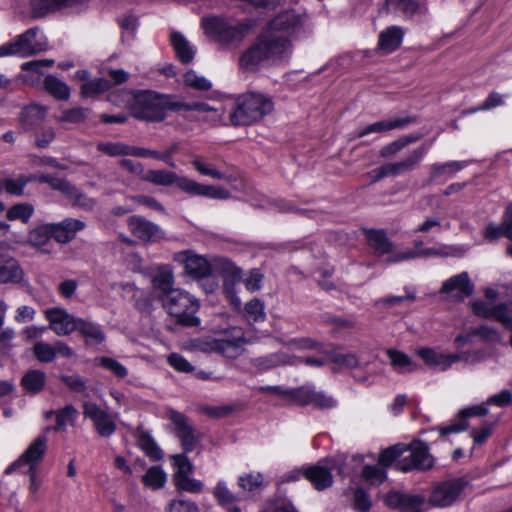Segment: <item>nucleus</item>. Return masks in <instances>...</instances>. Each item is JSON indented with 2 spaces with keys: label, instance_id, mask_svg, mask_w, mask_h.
<instances>
[{
  "label": "nucleus",
  "instance_id": "1",
  "mask_svg": "<svg viewBox=\"0 0 512 512\" xmlns=\"http://www.w3.org/2000/svg\"><path fill=\"white\" fill-rule=\"evenodd\" d=\"M306 34L305 18L285 11L272 19L239 58L241 69L256 72L263 66L287 65L293 53L294 39Z\"/></svg>",
  "mask_w": 512,
  "mask_h": 512
},
{
  "label": "nucleus",
  "instance_id": "2",
  "mask_svg": "<svg viewBox=\"0 0 512 512\" xmlns=\"http://www.w3.org/2000/svg\"><path fill=\"white\" fill-rule=\"evenodd\" d=\"M144 181L157 186L169 187L176 185L181 191L192 195L202 196L211 199H228V190L214 185L201 184L186 176H179L177 173L165 169H150L144 175Z\"/></svg>",
  "mask_w": 512,
  "mask_h": 512
},
{
  "label": "nucleus",
  "instance_id": "3",
  "mask_svg": "<svg viewBox=\"0 0 512 512\" xmlns=\"http://www.w3.org/2000/svg\"><path fill=\"white\" fill-rule=\"evenodd\" d=\"M201 27L212 41L222 48H228L238 46L249 35L253 23L248 19L237 21L221 16H208L202 18Z\"/></svg>",
  "mask_w": 512,
  "mask_h": 512
},
{
  "label": "nucleus",
  "instance_id": "4",
  "mask_svg": "<svg viewBox=\"0 0 512 512\" xmlns=\"http://www.w3.org/2000/svg\"><path fill=\"white\" fill-rule=\"evenodd\" d=\"M168 110L178 111V98L153 91L138 93L131 105L132 116L147 122H162Z\"/></svg>",
  "mask_w": 512,
  "mask_h": 512
},
{
  "label": "nucleus",
  "instance_id": "5",
  "mask_svg": "<svg viewBox=\"0 0 512 512\" xmlns=\"http://www.w3.org/2000/svg\"><path fill=\"white\" fill-rule=\"evenodd\" d=\"M273 109L274 103L270 96L260 92H247L238 96L229 117L232 125L247 126L262 120Z\"/></svg>",
  "mask_w": 512,
  "mask_h": 512
},
{
  "label": "nucleus",
  "instance_id": "6",
  "mask_svg": "<svg viewBox=\"0 0 512 512\" xmlns=\"http://www.w3.org/2000/svg\"><path fill=\"white\" fill-rule=\"evenodd\" d=\"M164 309L176 319L178 324L187 327H197L201 321L196 316L200 304L197 298L183 289L170 291L162 298Z\"/></svg>",
  "mask_w": 512,
  "mask_h": 512
},
{
  "label": "nucleus",
  "instance_id": "7",
  "mask_svg": "<svg viewBox=\"0 0 512 512\" xmlns=\"http://www.w3.org/2000/svg\"><path fill=\"white\" fill-rule=\"evenodd\" d=\"M48 49L47 38L38 27H33L15 37L10 43L2 45L3 55L28 57Z\"/></svg>",
  "mask_w": 512,
  "mask_h": 512
},
{
  "label": "nucleus",
  "instance_id": "8",
  "mask_svg": "<svg viewBox=\"0 0 512 512\" xmlns=\"http://www.w3.org/2000/svg\"><path fill=\"white\" fill-rule=\"evenodd\" d=\"M246 339L242 328L232 327L221 338H212L205 342V350L219 353L228 358H236L241 353Z\"/></svg>",
  "mask_w": 512,
  "mask_h": 512
},
{
  "label": "nucleus",
  "instance_id": "9",
  "mask_svg": "<svg viewBox=\"0 0 512 512\" xmlns=\"http://www.w3.org/2000/svg\"><path fill=\"white\" fill-rule=\"evenodd\" d=\"M47 441L48 440L45 435L36 437L20 457L7 467L5 472L7 474H11L16 470L37 469L45 456Z\"/></svg>",
  "mask_w": 512,
  "mask_h": 512
},
{
  "label": "nucleus",
  "instance_id": "10",
  "mask_svg": "<svg viewBox=\"0 0 512 512\" xmlns=\"http://www.w3.org/2000/svg\"><path fill=\"white\" fill-rule=\"evenodd\" d=\"M406 451L410 452L408 457H404L397 463V468L403 472L414 469L427 470L434 464V458L429 453L428 445L423 441H413L406 446Z\"/></svg>",
  "mask_w": 512,
  "mask_h": 512
},
{
  "label": "nucleus",
  "instance_id": "11",
  "mask_svg": "<svg viewBox=\"0 0 512 512\" xmlns=\"http://www.w3.org/2000/svg\"><path fill=\"white\" fill-rule=\"evenodd\" d=\"M174 260L182 264L185 273L194 280H201L212 274V264L210 260L191 250L176 253Z\"/></svg>",
  "mask_w": 512,
  "mask_h": 512
},
{
  "label": "nucleus",
  "instance_id": "12",
  "mask_svg": "<svg viewBox=\"0 0 512 512\" xmlns=\"http://www.w3.org/2000/svg\"><path fill=\"white\" fill-rule=\"evenodd\" d=\"M467 482L462 478H454L439 483L432 491L430 502L437 507L452 505L464 490Z\"/></svg>",
  "mask_w": 512,
  "mask_h": 512
},
{
  "label": "nucleus",
  "instance_id": "13",
  "mask_svg": "<svg viewBox=\"0 0 512 512\" xmlns=\"http://www.w3.org/2000/svg\"><path fill=\"white\" fill-rule=\"evenodd\" d=\"M294 400L301 406L312 405L316 409H333L337 406V400L328 393L316 390L313 386H303L293 391Z\"/></svg>",
  "mask_w": 512,
  "mask_h": 512
},
{
  "label": "nucleus",
  "instance_id": "14",
  "mask_svg": "<svg viewBox=\"0 0 512 512\" xmlns=\"http://www.w3.org/2000/svg\"><path fill=\"white\" fill-rule=\"evenodd\" d=\"M83 415L89 418L101 437H110L116 431L115 417L93 402L83 404Z\"/></svg>",
  "mask_w": 512,
  "mask_h": 512
},
{
  "label": "nucleus",
  "instance_id": "15",
  "mask_svg": "<svg viewBox=\"0 0 512 512\" xmlns=\"http://www.w3.org/2000/svg\"><path fill=\"white\" fill-rule=\"evenodd\" d=\"M166 417L175 427L177 437L180 439L181 446L185 452H191L195 449L198 437L196 430L190 424L188 418L181 412L172 408L166 411Z\"/></svg>",
  "mask_w": 512,
  "mask_h": 512
},
{
  "label": "nucleus",
  "instance_id": "16",
  "mask_svg": "<svg viewBox=\"0 0 512 512\" xmlns=\"http://www.w3.org/2000/svg\"><path fill=\"white\" fill-rule=\"evenodd\" d=\"M127 225L132 235L143 242L155 243L165 238V233L159 225L142 216L129 217Z\"/></svg>",
  "mask_w": 512,
  "mask_h": 512
},
{
  "label": "nucleus",
  "instance_id": "17",
  "mask_svg": "<svg viewBox=\"0 0 512 512\" xmlns=\"http://www.w3.org/2000/svg\"><path fill=\"white\" fill-rule=\"evenodd\" d=\"M332 462L324 459L315 465L302 467L303 476L318 490L323 491L333 484Z\"/></svg>",
  "mask_w": 512,
  "mask_h": 512
},
{
  "label": "nucleus",
  "instance_id": "18",
  "mask_svg": "<svg viewBox=\"0 0 512 512\" xmlns=\"http://www.w3.org/2000/svg\"><path fill=\"white\" fill-rule=\"evenodd\" d=\"M45 317L50 323V328L58 336H66L76 331L81 319L59 307L47 309Z\"/></svg>",
  "mask_w": 512,
  "mask_h": 512
},
{
  "label": "nucleus",
  "instance_id": "19",
  "mask_svg": "<svg viewBox=\"0 0 512 512\" xmlns=\"http://www.w3.org/2000/svg\"><path fill=\"white\" fill-rule=\"evenodd\" d=\"M474 285L467 272H461L445 280L440 288L441 294H447L455 301H463L473 294Z\"/></svg>",
  "mask_w": 512,
  "mask_h": 512
},
{
  "label": "nucleus",
  "instance_id": "20",
  "mask_svg": "<svg viewBox=\"0 0 512 512\" xmlns=\"http://www.w3.org/2000/svg\"><path fill=\"white\" fill-rule=\"evenodd\" d=\"M430 145L423 144L409 153V155L397 162H389L382 165L384 174L389 176H399L401 174L410 172L416 168L420 161L424 158L428 152Z\"/></svg>",
  "mask_w": 512,
  "mask_h": 512
},
{
  "label": "nucleus",
  "instance_id": "21",
  "mask_svg": "<svg viewBox=\"0 0 512 512\" xmlns=\"http://www.w3.org/2000/svg\"><path fill=\"white\" fill-rule=\"evenodd\" d=\"M32 351L35 358L41 363H50L57 356L71 358L74 355L72 348L63 341H56L53 344L38 341L34 344Z\"/></svg>",
  "mask_w": 512,
  "mask_h": 512
},
{
  "label": "nucleus",
  "instance_id": "22",
  "mask_svg": "<svg viewBox=\"0 0 512 512\" xmlns=\"http://www.w3.org/2000/svg\"><path fill=\"white\" fill-rule=\"evenodd\" d=\"M54 232V240L59 244H67L75 239L77 233L86 227V223L75 218H65L57 223H50Z\"/></svg>",
  "mask_w": 512,
  "mask_h": 512
},
{
  "label": "nucleus",
  "instance_id": "23",
  "mask_svg": "<svg viewBox=\"0 0 512 512\" xmlns=\"http://www.w3.org/2000/svg\"><path fill=\"white\" fill-rule=\"evenodd\" d=\"M487 414L488 406L486 402L480 405L468 407L459 413L458 418L453 423L447 426L440 427V435L447 436L451 433H458L464 431L468 427V424L466 422L467 418L471 416H485Z\"/></svg>",
  "mask_w": 512,
  "mask_h": 512
},
{
  "label": "nucleus",
  "instance_id": "24",
  "mask_svg": "<svg viewBox=\"0 0 512 512\" xmlns=\"http://www.w3.org/2000/svg\"><path fill=\"white\" fill-rule=\"evenodd\" d=\"M413 122H415V118L409 116L384 119L357 130L356 136L362 138L371 133H384L395 129H402Z\"/></svg>",
  "mask_w": 512,
  "mask_h": 512
},
{
  "label": "nucleus",
  "instance_id": "25",
  "mask_svg": "<svg viewBox=\"0 0 512 512\" xmlns=\"http://www.w3.org/2000/svg\"><path fill=\"white\" fill-rule=\"evenodd\" d=\"M417 353L426 365L440 371H446L454 363L459 362L458 353L444 354L432 348H421Z\"/></svg>",
  "mask_w": 512,
  "mask_h": 512
},
{
  "label": "nucleus",
  "instance_id": "26",
  "mask_svg": "<svg viewBox=\"0 0 512 512\" xmlns=\"http://www.w3.org/2000/svg\"><path fill=\"white\" fill-rule=\"evenodd\" d=\"M86 0H30V12L34 18H42L47 14L66 7L85 3Z\"/></svg>",
  "mask_w": 512,
  "mask_h": 512
},
{
  "label": "nucleus",
  "instance_id": "27",
  "mask_svg": "<svg viewBox=\"0 0 512 512\" xmlns=\"http://www.w3.org/2000/svg\"><path fill=\"white\" fill-rule=\"evenodd\" d=\"M297 356L289 355L286 352L278 351L269 355L253 359L252 364L259 370H269L281 365H295Z\"/></svg>",
  "mask_w": 512,
  "mask_h": 512
},
{
  "label": "nucleus",
  "instance_id": "28",
  "mask_svg": "<svg viewBox=\"0 0 512 512\" xmlns=\"http://www.w3.org/2000/svg\"><path fill=\"white\" fill-rule=\"evenodd\" d=\"M366 238L369 246L373 249L374 253L378 256L385 254H396L393 250V243L388 239L386 233L383 230H367ZM388 262V260H386Z\"/></svg>",
  "mask_w": 512,
  "mask_h": 512
},
{
  "label": "nucleus",
  "instance_id": "29",
  "mask_svg": "<svg viewBox=\"0 0 512 512\" xmlns=\"http://www.w3.org/2000/svg\"><path fill=\"white\" fill-rule=\"evenodd\" d=\"M173 284L174 276L168 267L159 268L152 278L153 288L157 292V296L161 301L163 297L170 293V291L178 289L174 288Z\"/></svg>",
  "mask_w": 512,
  "mask_h": 512
},
{
  "label": "nucleus",
  "instance_id": "30",
  "mask_svg": "<svg viewBox=\"0 0 512 512\" xmlns=\"http://www.w3.org/2000/svg\"><path fill=\"white\" fill-rule=\"evenodd\" d=\"M54 232L51 224H43L33 229L28 236L29 243L43 252H50L51 239Z\"/></svg>",
  "mask_w": 512,
  "mask_h": 512
},
{
  "label": "nucleus",
  "instance_id": "31",
  "mask_svg": "<svg viewBox=\"0 0 512 512\" xmlns=\"http://www.w3.org/2000/svg\"><path fill=\"white\" fill-rule=\"evenodd\" d=\"M191 164L194 169L203 176L217 180H231V177L227 176L225 173L219 170L215 164L208 162L207 159L201 155H193Z\"/></svg>",
  "mask_w": 512,
  "mask_h": 512
},
{
  "label": "nucleus",
  "instance_id": "32",
  "mask_svg": "<svg viewBox=\"0 0 512 512\" xmlns=\"http://www.w3.org/2000/svg\"><path fill=\"white\" fill-rule=\"evenodd\" d=\"M170 40L178 59L183 63H190L196 52L190 42L180 32H173Z\"/></svg>",
  "mask_w": 512,
  "mask_h": 512
},
{
  "label": "nucleus",
  "instance_id": "33",
  "mask_svg": "<svg viewBox=\"0 0 512 512\" xmlns=\"http://www.w3.org/2000/svg\"><path fill=\"white\" fill-rule=\"evenodd\" d=\"M404 31L398 26H392L380 33L379 47L385 52L396 50L402 43Z\"/></svg>",
  "mask_w": 512,
  "mask_h": 512
},
{
  "label": "nucleus",
  "instance_id": "34",
  "mask_svg": "<svg viewBox=\"0 0 512 512\" xmlns=\"http://www.w3.org/2000/svg\"><path fill=\"white\" fill-rule=\"evenodd\" d=\"M387 4L403 13L407 18L427 13V6L421 3L420 0H387Z\"/></svg>",
  "mask_w": 512,
  "mask_h": 512
},
{
  "label": "nucleus",
  "instance_id": "35",
  "mask_svg": "<svg viewBox=\"0 0 512 512\" xmlns=\"http://www.w3.org/2000/svg\"><path fill=\"white\" fill-rule=\"evenodd\" d=\"M76 331L85 338L86 344H101L105 340V334L98 324L82 318Z\"/></svg>",
  "mask_w": 512,
  "mask_h": 512
},
{
  "label": "nucleus",
  "instance_id": "36",
  "mask_svg": "<svg viewBox=\"0 0 512 512\" xmlns=\"http://www.w3.org/2000/svg\"><path fill=\"white\" fill-rule=\"evenodd\" d=\"M213 497L222 508L236 505L240 497L234 494L228 487L226 481L219 480L212 491Z\"/></svg>",
  "mask_w": 512,
  "mask_h": 512
},
{
  "label": "nucleus",
  "instance_id": "37",
  "mask_svg": "<svg viewBox=\"0 0 512 512\" xmlns=\"http://www.w3.org/2000/svg\"><path fill=\"white\" fill-rule=\"evenodd\" d=\"M46 383V374L41 370H29L21 380L24 390L30 394L39 393Z\"/></svg>",
  "mask_w": 512,
  "mask_h": 512
},
{
  "label": "nucleus",
  "instance_id": "38",
  "mask_svg": "<svg viewBox=\"0 0 512 512\" xmlns=\"http://www.w3.org/2000/svg\"><path fill=\"white\" fill-rule=\"evenodd\" d=\"M281 343L288 349L296 351L315 350L318 353L322 354L324 349V345L321 342H318L310 337L291 338L285 341L281 340Z\"/></svg>",
  "mask_w": 512,
  "mask_h": 512
},
{
  "label": "nucleus",
  "instance_id": "39",
  "mask_svg": "<svg viewBox=\"0 0 512 512\" xmlns=\"http://www.w3.org/2000/svg\"><path fill=\"white\" fill-rule=\"evenodd\" d=\"M24 278L23 270L14 258H2V283H20Z\"/></svg>",
  "mask_w": 512,
  "mask_h": 512
},
{
  "label": "nucleus",
  "instance_id": "40",
  "mask_svg": "<svg viewBox=\"0 0 512 512\" xmlns=\"http://www.w3.org/2000/svg\"><path fill=\"white\" fill-rule=\"evenodd\" d=\"M142 482L151 490H159L165 486L167 474L160 466H152L142 476Z\"/></svg>",
  "mask_w": 512,
  "mask_h": 512
},
{
  "label": "nucleus",
  "instance_id": "41",
  "mask_svg": "<svg viewBox=\"0 0 512 512\" xmlns=\"http://www.w3.org/2000/svg\"><path fill=\"white\" fill-rule=\"evenodd\" d=\"M44 87L57 100H67L70 97V89L67 84L53 75L45 77Z\"/></svg>",
  "mask_w": 512,
  "mask_h": 512
},
{
  "label": "nucleus",
  "instance_id": "42",
  "mask_svg": "<svg viewBox=\"0 0 512 512\" xmlns=\"http://www.w3.org/2000/svg\"><path fill=\"white\" fill-rule=\"evenodd\" d=\"M323 355L327 357V360L346 368H354L358 365V359L355 354L347 353L343 354L338 351V348L332 347L331 349H327L324 346Z\"/></svg>",
  "mask_w": 512,
  "mask_h": 512
},
{
  "label": "nucleus",
  "instance_id": "43",
  "mask_svg": "<svg viewBox=\"0 0 512 512\" xmlns=\"http://www.w3.org/2000/svg\"><path fill=\"white\" fill-rule=\"evenodd\" d=\"M63 194L67 197L73 206L85 211H91L96 204L94 199L89 198L86 194L73 186L71 183H69L68 191L63 192Z\"/></svg>",
  "mask_w": 512,
  "mask_h": 512
},
{
  "label": "nucleus",
  "instance_id": "44",
  "mask_svg": "<svg viewBox=\"0 0 512 512\" xmlns=\"http://www.w3.org/2000/svg\"><path fill=\"white\" fill-rule=\"evenodd\" d=\"M138 445L152 461H159L163 458V451L150 434L141 432L138 436Z\"/></svg>",
  "mask_w": 512,
  "mask_h": 512
},
{
  "label": "nucleus",
  "instance_id": "45",
  "mask_svg": "<svg viewBox=\"0 0 512 512\" xmlns=\"http://www.w3.org/2000/svg\"><path fill=\"white\" fill-rule=\"evenodd\" d=\"M46 115V108L37 104H32L21 112V121L26 129H30L41 122Z\"/></svg>",
  "mask_w": 512,
  "mask_h": 512
},
{
  "label": "nucleus",
  "instance_id": "46",
  "mask_svg": "<svg viewBox=\"0 0 512 512\" xmlns=\"http://www.w3.org/2000/svg\"><path fill=\"white\" fill-rule=\"evenodd\" d=\"M111 85V81L108 79L96 78L85 82L81 86V95L86 98H93L108 91Z\"/></svg>",
  "mask_w": 512,
  "mask_h": 512
},
{
  "label": "nucleus",
  "instance_id": "47",
  "mask_svg": "<svg viewBox=\"0 0 512 512\" xmlns=\"http://www.w3.org/2000/svg\"><path fill=\"white\" fill-rule=\"evenodd\" d=\"M465 167V163L461 161H449L446 163H435L432 164L430 169V178L432 180L439 179L443 176H451Z\"/></svg>",
  "mask_w": 512,
  "mask_h": 512
},
{
  "label": "nucleus",
  "instance_id": "48",
  "mask_svg": "<svg viewBox=\"0 0 512 512\" xmlns=\"http://www.w3.org/2000/svg\"><path fill=\"white\" fill-rule=\"evenodd\" d=\"M172 464L175 467L173 482L184 477L191 476L194 466L185 454H176L171 457Z\"/></svg>",
  "mask_w": 512,
  "mask_h": 512
},
{
  "label": "nucleus",
  "instance_id": "49",
  "mask_svg": "<svg viewBox=\"0 0 512 512\" xmlns=\"http://www.w3.org/2000/svg\"><path fill=\"white\" fill-rule=\"evenodd\" d=\"M34 213V207L30 203H19L10 207L7 211L6 217L10 221L19 220L22 223H27Z\"/></svg>",
  "mask_w": 512,
  "mask_h": 512
},
{
  "label": "nucleus",
  "instance_id": "50",
  "mask_svg": "<svg viewBox=\"0 0 512 512\" xmlns=\"http://www.w3.org/2000/svg\"><path fill=\"white\" fill-rule=\"evenodd\" d=\"M387 355L393 367L400 373L416 369V365L411 361L408 355L400 351L388 350Z\"/></svg>",
  "mask_w": 512,
  "mask_h": 512
},
{
  "label": "nucleus",
  "instance_id": "51",
  "mask_svg": "<svg viewBox=\"0 0 512 512\" xmlns=\"http://www.w3.org/2000/svg\"><path fill=\"white\" fill-rule=\"evenodd\" d=\"M244 314L249 323L263 322L266 318L264 303L259 299H252L246 303Z\"/></svg>",
  "mask_w": 512,
  "mask_h": 512
},
{
  "label": "nucleus",
  "instance_id": "52",
  "mask_svg": "<svg viewBox=\"0 0 512 512\" xmlns=\"http://www.w3.org/2000/svg\"><path fill=\"white\" fill-rule=\"evenodd\" d=\"M185 110V111H198L203 113H212L213 116L211 117L212 121H218L221 117L219 114V110L216 107L210 106L208 103L205 102H183L178 99V111Z\"/></svg>",
  "mask_w": 512,
  "mask_h": 512
},
{
  "label": "nucleus",
  "instance_id": "53",
  "mask_svg": "<svg viewBox=\"0 0 512 512\" xmlns=\"http://www.w3.org/2000/svg\"><path fill=\"white\" fill-rule=\"evenodd\" d=\"M438 251L433 248H428L421 251H416L412 249H405L402 251H398V253L392 255L389 259V263H398L402 261H407L411 259L418 258L420 256H431V255H438Z\"/></svg>",
  "mask_w": 512,
  "mask_h": 512
},
{
  "label": "nucleus",
  "instance_id": "54",
  "mask_svg": "<svg viewBox=\"0 0 512 512\" xmlns=\"http://www.w3.org/2000/svg\"><path fill=\"white\" fill-rule=\"evenodd\" d=\"M53 64L54 60L52 59L33 60L23 63L21 68L28 73L26 81H29V78L33 77L38 80L42 75L41 69L43 67H50ZM31 82L33 83V79H31Z\"/></svg>",
  "mask_w": 512,
  "mask_h": 512
},
{
  "label": "nucleus",
  "instance_id": "55",
  "mask_svg": "<svg viewBox=\"0 0 512 512\" xmlns=\"http://www.w3.org/2000/svg\"><path fill=\"white\" fill-rule=\"evenodd\" d=\"M406 451V445L396 444L383 450L379 457V464L385 469Z\"/></svg>",
  "mask_w": 512,
  "mask_h": 512
},
{
  "label": "nucleus",
  "instance_id": "56",
  "mask_svg": "<svg viewBox=\"0 0 512 512\" xmlns=\"http://www.w3.org/2000/svg\"><path fill=\"white\" fill-rule=\"evenodd\" d=\"M95 363L110 372H112L115 376L119 378H125L128 375L127 368L122 365L119 361L110 357H98L95 358Z\"/></svg>",
  "mask_w": 512,
  "mask_h": 512
},
{
  "label": "nucleus",
  "instance_id": "57",
  "mask_svg": "<svg viewBox=\"0 0 512 512\" xmlns=\"http://www.w3.org/2000/svg\"><path fill=\"white\" fill-rule=\"evenodd\" d=\"M362 477L372 485H379L386 479V471L380 465H366L362 469Z\"/></svg>",
  "mask_w": 512,
  "mask_h": 512
},
{
  "label": "nucleus",
  "instance_id": "58",
  "mask_svg": "<svg viewBox=\"0 0 512 512\" xmlns=\"http://www.w3.org/2000/svg\"><path fill=\"white\" fill-rule=\"evenodd\" d=\"M32 180H34V177L32 176L26 177L24 175H19L16 178H6L2 180V186L9 194L21 195L25 185Z\"/></svg>",
  "mask_w": 512,
  "mask_h": 512
},
{
  "label": "nucleus",
  "instance_id": "59",
  "mask_svg": "<svg viewBox=\"0 0 512 512\" xmlns=\"http://www.w3.org/2000/svg\"><path fill=\"white\" fill-rule=\"evenodd\" d=\"M507 231V215L505 213L501 224L489 223L486 226L484 231V238L489 241H494L501 237L508 238Z\"/></svg>",
  "mask_w": 512,
  "mask_h": 512
},
{
  "label": "nucleus",
  "instance_id": "60",
  "mask_svg": "<svg viewBox=\"0 0 512 512\" xmlns=\"http://www.w3.org/2000/svg\"><path fill=\"white\" fill-rule=\"evenodd\" d=\"M56 425L55 430L63 429L68 423L72 424L77 416V410L72 405H66L64 408L55 412Z\"/></svg>",
  "mask_w": 512,
  "mask_h": 512
},
{
  "label": "nucleus",
  "instance_id": "61",
  "mask_svg": "<svg viewBox=\"0 0 512 512\" xmlns=\"http://www.w3.org/2000/svg\"><path fill=\"white\" fill-rule=\"evenodd\" d=\"M177 491H184L188 493H200L204 488V483L201 480L192 478L190 476L184 477L174 482Z\"/></svg>",
  "mask_w": 512,
  "mask_h": 512
},
{
  "label": "nucleus",
  "instance_id": "62",
  "mask_svg": "<svg viewBox=\"0 0 512 512\" xmlns=\"http://www.w3.org/2000/svg\"><path fill=\"white\" fill-rule=\"evenodd\" d=\"M263 476L260 473H248L240 476L238 485L245 491L252 492L262 485Z\"/></svg>",
  "mask_w": 512,
  "mask_h": 512
},
{
  "label": "nucleus",
  "instance_id": "63",
  "mask_svg": "<svg viewBox=\"0 0 512 512\" xmlns=\"http://www.w3.org/2000/svg\"><path fill=\"white\" fill-rule=\"evenodd\" d=\"M166 512H200V509L193 501L173 499L168 503Z\"/></svg>",
  "mask_w": 512,
  "mask_h": 512
},
{
  "label": "nucleus",
  "instance_id": "64",
  "mask_svg": "<svg viewBox=\"0 0 512 512\" xmlns=\"http://www.w3.org/2000/svg\"><path fill=\"white\" fill-rule=\"evenodd\" d=\"M492 314V318L503 324L505 328L512 330V313L506 304H499L494 306Z\"/></svg>",
  "mask_w": 512,
  "mask_h": 512
}]
</instances>
